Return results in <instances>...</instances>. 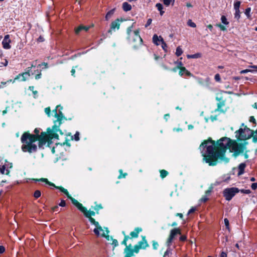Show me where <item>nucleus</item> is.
<instances>
[{"label":"nucleus","mask_w":257,"mask_h":257,"mask_svg":"<svg viewBox=\"0 0 257 257\" xmlns=\"http://www.w3.org/2000/svg\"><path fill=\"white\" fill-rule=\"evenodd\" d=\"M6 168L4 165H0V173L2 174H6Z\"/></svg>","instance_id":"nucleus-29"},{"label":"nucleus","mask_w":257,"mask_h":257,"mask_svg":"<svg viewBox=\"0 0 257 257\" xmlns=\"http://www.w3.org/2000/svg\"><path fill=\"white\" fill-rule=\"evenodd\" d=\"M234 18L238 20L240 18V12L239 10H235Z\"/></svg>","instance_id":"nucleus-30"},{"label":"nucleus","mask_w":257,"mask_h":257,"mask_svg":"<svg viewBox=\"0 0 257 257\" xmlns=\"http://www.w3.org/2000/svg\"><path fill=\"white\" fill-rule=\"evenodd\" d=\"M39 66H44L45 68H48V64L45 62L42 63L41 64L39 65Z\"/></svg>","instance_id":"nucleus-60"},{"label":"nucleus","mask_w":257,"mask_h":257,"mask_svg":"<svg viewBox=\"0 0 257 257\" xmlns=\"http://www.w3.org/2000/svg\"><path fill=\"white\" fill-rule=\"evenodd\" d=\"M4 165V166H6V168L7 169L6 175L9 176L10 173V169L13 168V164L7 161H6Z\"/></svg>","instance_id":"nucleus-17"},{"label":"nucleus","mask_w":257,"mask_h":257,"mask_svg":"<svg viewBox=\"0 0 257 257\" xmlns=\"http://www.w3.org/2000/svg\"><path fill=\"white\" fill-rule=\"evenodd\" d=\"M221 22L224 25H228L229 24L227 20V19L226 18L225 16H221Z\"/></svg>","instance_id":"nucleus-33"},{"label":"nucleus","mask_w":257,"mask_h":257,"mask_svg":"<svg viewBox=\"0 0 257 257\" xmlns=\"http://www.w3.org/2000/svg\"><path fill=\"white\" fill-rule=\"evenodd\" d=\"M112 242L111 244L114 246V247H116L118 245V243L116 239H112Z\"/></svg>","instance_id":"nucleus-48"},{"label":"nucleus","mask_w":257,"mask_h":257,"mask_svg":"<svg viewBox=\"0 0 257 257\" xmlns=\"http://www.w3.org/2000/svg\"><path fill=\"white\" fill-rule=\"evenodd\" d=\"M250 11H251V9L250 8H247V9H245V12H244V14H245V15L247 17V18H249L250 17Z\"/></svg>","instance_id":"nucleus-36"},{"label":"nucleus","mask_w":257,"mask_h":257,"mask_svg":"<svg viewBox=\"0 0 257 257\" xmlns=\"http://www.w3.org/2000/svg\"><path fill=\"white\" fill-rule=\"evenodd\" d=\"M236 137L240 140H245L250 138L253 132L249 128L245 127L244 128H240L235 132Z\"/></svg>","instance_id":"nucleus-5"},{"label":"nucleus","mask_w":257,"mask_h":257,"mask_svg":"<svg viewBox=\"0 0 257 257\" xmlns=\"http://www.w3.org/2000/svg\"><path fill=\"white\" fill-rule=\"evenodd\" d=\"M122 9L124 11L127 12L132 9V6L131 5L128 4L127 2H124L122 4Z\"/></svg>","instance_id":"nucleus-22"},{"label":"nucleus","mask_w":257,"mask_h":257,"mask_svg":"<svg viewBox=\"0 0 257 257\" xmlns=\"http://www.w3.org/2000/svg\"><path fill=\"white\" fill-rule=\"evenodd\" d=\"M176 64H177V68L179 69L182 67V63L181 62H176Z\"/></svg>","instance_id":"nucleus-62"},{"label":"nucleus","mask_w":257,"mask_h":257,"mask_svg":"<svg viewBox=\"0 0 257 257\" xmlns=\"http://www.w3.org/2000/svg\"><path fill=\"white\" fill-rule=\"evenodd\" d=\"M239 192V190L237 188H228L223 190V194L226 200L230 201L235 196V195Z\"/></svg>","instance_id":"nucleus-8"},{"label":"nucleus","mask_w":257,"mask_h":257,"mask_svg":"<svg viewBox=\"0 0 257 257\" xmlns=\"http://www.w3.org/2000/svg\"><path fill=\"white\" fill-rule=\"evenodd\" d=\"M108 232H109V231L108 230L107 228H106L105 231L104 230L102 232L101 235L102 236H104L108 241L112 240V238L111 236H110L108 235H106V234H105L106 233L108 234Z\"/></svg>","instance_id":"nucleus-24"},{"label":"nucleus","mask_w":257,"mask_h":257,"mask_svg":"<svg viewBox=\"0 0 257 257\" xmlns=\"http://www.w3.org/2000/svg\"><path fill=\"white\" fill-rule=\"evenodd\" d=\"M180 69V71H179V75L180 76H183V74L185 73V71H186V68L184 67H181Z\"/></svg>","instance_id":"nucleus-40"},{"label":"nucleus","mask_w":257,"mask_h":257,"mask_svg":"<svg viewBox=\"0 0 257 257\" xmlns=\"http://www.w3.org/2000/svg\"><path fill=\"white\" fill-rule=\"evenodd\" d=\"M160 174H161V177L162 178H164L167 176V175L168 174V173L167 171H166L165 170H162L160 171Z\"/></svg>","instance_id":"nucleus-31"},{"label":"nucleus","mask_w":257,"mask_h":257,"mask_svg":"<svg viewBox=\"0 0 257 257\" xmlns=\"http://www.w3.org/2000/svg\"><path fill=\"white\" fill-rule=\"evenodd\" d=\"M102 207L101 206V205L99 204V205H96L94 207V209L95 210H96V211H98L99 210H100V209H102Z\"/></svg>","instance_id":"nucleus-49"},{"label":"nucleus","mask_w":257,"mask_h":257,"mask_svg":"<svg viewBox=\"0 0 257 257\" xmlns=\"http://www.w3.org/2000/svg\"><path fill=\"white\" fill-rule=\"evenodd\" d=\"M72 203L75 205L79 210L82 211L86 217L89 218V217H91L92 216L95 215V213L93 211L87 210V209L82 206V204L78 202L77 200L73 199L72 200Z\"/></svg>","instance_id":"nucleus-9"},{"label":"nucleus","mask_w":257,"mask_h":257,"mask_svg":"<svg viewBox=\"0 0 257 257\" xmlns=\"http://www.w3.org/2000/svg\"><path fill=\"white\" fill-rule=\"evenodd\" d=\"M152 19H149L148 20V21H147V23H146V25H145V27H148L149 25H151V23H152Z\"/></svg>","instance_id":"nucleus-56"},{"label":"nucleus","mask_w":257,"mask_h":257,"mask_svg":"<svg viewBox=\"0 0 257 257\" xmlns=\"http://www.w3.org/2000/svg\"><path fill=\"white\" fill-rule=\"evenodd\" d=\"M214 79L217 82H220L221 80L220 76L219 74H216L215 75Z\"/></svg>","instance_id":"nucleus-46"},{"label":"nucleus","mask_w":257,"mask_h":257,"mask_svg":"<svg viewBox=\"0 0 257 257\" xmlns=\"http://www.w3.org/2000/svg\"><path fill=\"white\" fill-rule=\"evenodd\" d=\"M246 167V164L244 163H241L238 166V175H241L243 174L244 171V169Z\"/></svg>","instance_id":"nucleus-21"},{"label":"nucleus","mask_w":257,"mask_h":257,"mask_svg":"<svg viewBox=\"0 0 257 257\" xmlns=\"http://www.w3.org/2000/svg\"><path fill=\"white\" fill-rule=\"evenodd\" d=\"M119 21L118 19L113 21L111 24V29L114 30L115 29H118L119 28Z\"/></svg>","instance_id":"nucleus-20"},{"label":"nucleus","mask_w":257,"mask_h":257,"mask_svg":"<svg viewBox=\"0 0 257 257\" xmlns=\"http://www.w3.org/2000/svg\"><path fill=\"white\" fill-rule=\"evenodd\" d=\"M83 28H84V26H82V25L79 26L78 27H77L75 29V33L77 34H78L80 31L83 30Z\"/></svg>","instance_id":"nucleus-35"},{"label":"nucleus","mask_w":257,"mask_h":257,"mask_svg":"<svg viewBox=\"0 0 257 257\" xmlns=\"http://www.w3.org/2000/svg\"><path fill=\"white\" fill-rule=\"evenodd\" d=\"M79 133L78 132H76V134L74 136V140L76 141L79 140Z\"/></svg>","instance_id":"nucleus-47"},{"label":"nucleus","mask_w":257,"mask_h":257,"mask_svg":"<svg viewBox=\"0 0 257 257\" xmlns=\"http://www.w3.org/2000/svg\"><path fill=\"white\" fill-rule=\"evenodd\" d=\"M93 224L96 226V228L93 230L96 235H99V231L102 232L104 231L102 227L99 225V223L97 221H95Z\"/></svg>","instance_id":"nucleus-16"},{"label":"nucleus","mask_w":257,"mask_h":257,"mask_svg":"<svg viewBox=\"0 0 257 257\" xmlns=\"http://www.w3.org/2000/svg\"><path fill=\"white\" fill-rule=\"evenodd\" d=\"M171 2V0H163V3L164 5H166V6H169Z\"/></svg>","instance_id":"nucleus-50"},{"label":"nucleus","mask_w":257,"mask_h":257,"mask_svg":"<svg viewBox=\"0 0 257 257\" xmlns=\"http://www.w3.org/2000/svg\"><path fill=\"white\" fill-rule=\"evenodd\" d=\"M164 39L162 37V36H158L157 34L154 35L153 37V42L154 44H155L156 45L158 46L162 42H163Z\"/></svg>","instance_id":"nucleus-14"},{"label":"nucleus","mask_w":257,"mask_h":257,"mask_svg":"<svg viewBox=\"0 0 257 257\" xmlns=\"http://www.w3.org/2000/svg\"><path fill=\"white\" fill-rule=\"evenodd\" d=\"M183 53V51L180 46L178 47L176 50V55L177 56H179Z\"/></svg>","instance_id":"nucleus-28"},{"label":"nucleus","mask_w":257,"mask_h":257,"mask_svg":"<svg viewBox=\"0 0 257 257\" xmlns=\"http://www.w3.org/2000/svg\"><path fill=\"white\" fill-rule=\"evenodd\" d=\"M224 222L226 228L229 230V220L227 218L224 219Z\"/></svg>","instance_id":"nucleus-41"},{"label":"nucleus","mask_w":257,"mask_h":257,"mask_svg":"<svg viewBox=\"0 0 257 257\" xmlns=\"http://www.w3.org/2000/svg\"><path fill=\"white\" fill-rule=\"evenodd\" d=\"M231 140L228 138H222L217 142L218 146L215 150L214 142L211 140L205 141L201 144L200 149L203 156V161L210 166H215L217 160L227 163L229 160L224 156L227 148L231 143Z\"/></svg>","instance_id":"nucleus-1"},{"label":"nucleus","mask_w":257,"mask_h":257,"mask_svg":"<svg viewBox=\"0 0 257 257\" xmlns=\"http://www.w3.org/2000/svg\"><path fill=\"white\" fill-rule=\"evenodd\" d=\"M241 192L244 193V194H249L250 193V191L249 190H241Z\"/></svg>","instance_id":"nucleus-53"},{"label":"nucleus","mask_w":257,"mask_h":257,"mask_svg":"<svg viewBox=\"0 0 257 257\" xmlns=\"http://www.w3.org/2000/svg\"><path fill=\"white\" fill-rule=\"evenodd\" d=\"M41 192L39 190H36L35 191V192H34V196L36 198H38L39 197H40L41 196Z\"/></svg>","instance_id":"nucleus-37"},{"label":"nucleus","mask_w":257,"mask_h":257,"mask_svg":"<svg viewBox=\"0 0 257 257\" xmlns=\"http://www.w3.org/2000/svg\"><path fill=\"white\" fill-rule=\"evenodd\" d=\"M29 89L33 92V93L34 95H36L37 94L38 92L36 90H34V87L33 86H29Z\"/></svg>","instance_id":"nucleus-44"},{"label":"nucleus","mask_w":257,"mask_h":257,"mask_svg":"<svg viewBox=\"0 0 257 257\" xmlns=\"http://www.w3.org/2000/svg\"><path fill=\"white\" fill-rule=\"evenodd\" d=\"M142 240L139 241L138 245L141 249H146L149 246L145 236H142Z\"/></svg>","instance_id":"nucleus-13"},{"label":"nucleus","mask_w":257,"mask_h":257,"mask_svg":"<svg viewBox=\"0 0 257 257\" xmlns=\"http://www.w3.org/2000/svg\"><path fill=\"white\" fill-rule=\"evenodd\" d=\"M249 72H252V71H250V69H246L241 70L240 73L241 74H245V73H247Z\"/></svg>","instance_id":"nucleus-51"},{"label":"nucleus","mask_w":257,"mask_h":257,"mask_svg":"<svg viewBox=\"0 0 257 257\" xmlns=\"http://www.w3.org/2000/svg\"><path fill=\"white\" fill-rule=\"evenodd\" d=\"M220 257H227V254L224 251H222L220 254Z\"/></svg>","instance_id":"nucleus-64"},{"label":"nucleus","mask_w":257,"mask_h":257,"mask_svg":"<svg viewBox=\"0 0 257 257\" xmlns=\"http://www.w3.org/2000/svg\"><path fill=\"white\" fill-rule=\"evenodd\" d=\"M11 40L10 39V35H7L4 37L3 40L2 41L3 47L5 49H9L11 48V45L10 43Z\"/></svg>","instance_id":"nucleus-12"},{"label":"nucleus","mask_w":257,"mask_h":257,"mask_svg":"<svg viewBox=\"0 0 257 257\" xmlns=\"http://www.w3.org/2000/svg\"><path fill=\"white\" fill-rule=\"evenodd\" d=\"M124 253L125 254H130L131 257L134 256V250L132 249V245L131 244L126 246L124 249Z\"/></svg>","instance_id":"nucleus-18"},{"label":"nucleus","mask_w":257,"mask_h":257,"mask_svg":"<svg viewBox=\"0 0 257 257\" xmlns=\"http://www.w3.org/2000/svg\"><path fill=\"white\" fill-rule=\"evenodd\" d=\"M152 245L154 249H157L159 246V244L157 241L153 240L152 241Z\"/></svg>","instance_id":"nucleus-39"},{"label":"nucleus","mask_w":257,"mask_h":257,"mask_svg":"<svg viewBox=\"0 0 257 257\" xmlns=\"http://www.w3.org/2000/svg\"><path fill=\"white\" fill-rule=\"evenodd\" d=\"M62 108V107L59 105L52 111V113H54V116L56 119L54 121V124L52 126V129L48 130L49 134L48 136H47V141H48L49 139H58V135L56 134V132H61L59 127L62 124V120L63 119L65 118L61 111Z\"/></svg>","instance_id":"nucleus-3"},{"label":"nucleus","mask_w":257,"mask_h":257,"mask_svg":"<svg viewBox=\"0 0 257 257\" xmlns=\"http://www.w3.org/2000/svg\"><path fill=\"white\" fill-rule=\"evenodd\" d=\"M156 7L158 9V10L160 12V14L161 16L163 15L165 12L163 10V5L160 3H157L156 5Z\"/></svg>","instance_id":"nucleus-23"},{"label":"nucleus","mask_w":257,"mask_h":257,"mask_svg":"<svg viewBox=\"0 0 257 257\" xmlns=\"http://www.w3.org/2000/svg\"><path fill=\"white\" fill-rule=\"evenodd\" d=\"M201 56L200 54L199 53H196V54H193V55H188L187 56V58H199Z\"/></svg>","instance_id":"nucleus-32"},{"label":"nucleus","mask_w":257,"mask_h":257,"mask_svg":"<svg viewBox=\"0 0 257 257\" xmlns=\"http://www.w3.org/2000/svg\"><path fill=\"white\" fill-rule=\"evenodd\" d=\"M5 248L4 246L3 245H0V253H3L5 252Z\"/></svg>","instance_id":"nucleus-57"},{"label":"nucleus","mask_w":257,"mask_h":257,"mask_svg":"<svg viewBox=\"0 0 257 257\" xmlns=\"http://www.w3.org/2000/svg\"><path fill=\"white\" fill-rule=\"evenodd\" d=\"M168 246V248L166 250V251L165 252V253L164 254V257H169L172 254L171 249L170 247L171 246Z\"/></svg>","instance_id":"nucleus-26"},{"label":"nucleus","mask_w":257,"mask_h":257,"mask_svg":"<svg viewBox=\"0 0 257 257\" xmlns=\"http://www.w3.org/2000/svg\"><path fill=\"white\" fill-rule=\"evenodd\" d=\"M218 27H219L220 28V29L222 31H224L226 30V28H225V27L223 25H222L221 24H219L217 25Z\"/></svg>","instance_id":"nucleus-61"},{"label":"nucleus","mask_w":257,"mask_h":257,"mask_svg":"<svg viewBox=\"0 0 257 257\" xmlns=\"http://www.w3.org/2000/svg\"><path fill=\"white\" fill-rule=\"evenodd\" d=\"M249 121H250V122L255 123V119L254 117L252 116L250 117Z\"/></svg>","instance_id":"nucleus-59"},{"label":"nucleus","mask_w":257,"mask_h":257,"mask_svg":"<svg viewBox=\"0 0 257 257\" xmlns=\"http://www.w3.org/2000/svg\"><path fill=\"white\" fill-rule=\"evenodd\" d=\"M142 231V229L140 227L136 228L133 231L130 233V235L132 238H137L138 237L139 234Z\"/></svg>","instance_id":"nucleus-15"},{"label":"nucleus","mask_w":257,"mask_h":257,"mask_svg":"<svg viewBox=\"0 0 257 257\" xmlns=\"http://www.w3.org/2000/svg\"><path fill=\"white\" fill-rule=\"evenodd\" d=\"M177 234H181V230L179 228H175L170 231V235L166 242L167 246H171L175 236Z\"/></svg>","instance_id":"nucleus-11"},{"label":"nucleus","mask_w":257,"mask_h":257,"mask_svg":"<svg viewBox=\"0 0 257 257\" xmlns=\"http://www.w3.org/2000/svg\"><path fill=\"white\" fill-rule=\"evenodd\" d=\"M187 25L192 28H195L196 27V24L194 22H193L191 20H189L188 21Z\"/></svg>","instance_id":"nucleus-34"},{"label":"nucleus","mask_w":257,"mask_h":257,"mask_svg":"<svg viewBox=\"0 0 257 257\" xmlns=\"http://www.w3.org/2000/svg\"><path fill=\"white\" fill-rule=\"evenodd\" d=\"M59 205L61 207H64L66 205L65 201L64 200H62L60 203L59 204Z\"/></svg>","instance_id":"nucleus-52"},{"label":"nucleus","mask_w":257,"mask_h":257,"mask_svg":"<svg viewBox=\"0 0 257 257\" xmlns=\"http://www.w3.org/2000/svg\"><path fill=\"white\" fill-rule=\"evenodd\" d=\"M186 239H187V237L184 235H181L180 237V240L182 241H185L186 240Z\"/></svg>","instance_id":"nucleus-55"},{"label":"nucleus","mask_w":257,"mask_h":257,"mask_svg":"<svg viewBox=\"0 0 257 257\" xmlns=\"http://www.w3.org/2000/svg\"><path fill=\"white\" fill-rule=\"evenodd\" d=\"M39 130L37 128L35 130L36 135H30L28 133H25L21 137V141L23 145L22 146V150L23 152H28L30 153L35 152L37 151V145L34 143L38 139L43 143L45 144L47 142V135L42 132L40 135H38Z\"/></svg>","instance_id":"nucleus-2"},{"label":"nucleus","mask_w":257,"mask_h":257,"mask_svg":"<svg viewBox=\"0 0 257 257\" xmlns=\"http://www.w3.org/2000/svg\"><path fill=\"white\" fill-rule=\"evenodd\" d=\"M36 67V65H34L33 63L31 65V67H29L28 70L25 72H24L22 74H19L14 80L13 82H14L16 80H20L21 81H25L27 79H28V77L31 75V74L33 75L34 72L32 71L33 68H35Z\"/></svg>","instance_id":"nucleus-7"},{"label":"nucleus","mask_w":257,"mask_h":257,"mask_svg":"<svg viewBox=\"0 0 257 257\" xmlns=\"http://www.w3.org/2000/svg\"><path fill=\"white\" fill-rule=\"evenodd\" d=\"M211 190L209 189L205 192V194L201 199L200 201L202 202H205L208 200V197L210 195Z\"/></svg>","instance_id":"nucleus-19"},{"label":"nucleus","mask_w":257,"mask_h":257,"mask_svg":"<svg viewBox=\"0 0 257 257\" xmlns=\"http://www.w3.org/2000/svg\"><path fill=\"white\" fill-rule=\"evenodd\" d=\"M240 6V2L237 0H236L234 2V10H239V7Z\"/></svg>","instance_id":"nucleus-25"},{"label":"nucleus","mask_w":257,"mask_h":257,"mask_svg":"<svg viewBox=\"0 0 257 257\" xmlns=\"http://www.w3.org/2000/svg\"><path fill=\"white\" fill-rule=\"evenodd\" d=\"M37 41H38V42H42L44 41V39L42 36H40L38 38Z\"/></svg>","instance_id":"nucleus-58"},{"label":"nucleus","mask_w":257,"mask_h":257,"mask_svg":"<svg viewBox=\"0 0 257 257\" xmlns=\"http://www.w3.org/2000/svg\"><path fill=\"white\" fill-rule=\"evenodd\" d=\"M228 148L231 152L233 153V155L235 157L243 152V146L241 144H238L235 141H231Z\"/></svg>","instance_id":"nucleus-6"},{"label":"nucleus","mask_w":257,"mask_h":257,"mask_svg":"<svg viewBox=\"0 0 257 257\" xmlns=\"http://www.w3.org/2000/svg\"><path fill=\"white\" fill-rule=\"evenodd\" d=\"M132 29L133 25L127 29V38L130 43H136L134 46L136 47L142 44L143 40L139 35V31L138 30L133 31Z\"/></svg>","instance_id":"nucleus-4"},{"label":"nucleus","mask_w":257,"mask_h":257,"mask_svg":"<svg viewBox=\"0 0 257 257\" xmlns=\"http://www.w3.org/2000/svg\"><path fill=\"white\" fill-rule=\"evenodd\" d=\"M161 47L165 52H167V45L164 41L161 43Z\"/></svg>","instance_id":"nucleus-42"},{"label":"nucleus","mask_w":257,"mask_h":257,"mask_svg":"<svg viewBox=\"0 0 257 257\" xmlns=\"http://www.w3.org/2000/svg\"><path fill=\"white\" fill-rule=\"evenodd\" d=\"M251 187L252 190H255L257 188V183H252Z\"/></svg>","instance_id":"nucleus-54"},{"label":"nucleus","mask_w":257,"mask_h":257,"mask_svg":"<svg viewBox=\"0 0 257 257\" xmlns=\"http://www.w3.org/2000/svg\"><path fill=\"white\" fill-rule=\"evenodd\" d=\"M89 220L93 224L95 222V219L93 218H92V217H89Z\"/></svg>","instance_id":"nucleus-63"},{"label":"nucleus","mask_w":257,"mask_h":257,"mask_svg":"<svg viewBox=\"0 0 257 257\" xmlns=\"http://www.w3.org/2000/svg\"><path fill=\"white\" fill-rule=\"evenodd\" d=\"M114 9H112V10L109 11V12H108V13L106 14V15L105 16V19L106 20H108V19H109L111 17V16L113 15V14H114Z\"/></svg>","instance_id":"nucleus-27"},{"label":"nucleus","mask_w":257,"mask_h":257,"mask_svg":"<svg viewBox=\"0 0 257 257\" xmlns=\"http://www.w3.org/2000/svg\"><path fill=\"white\" fill-rule=\"evenodd\" d=\"M119 173H120V175L118 177V178L120 179V178H125V176L126 175V173L122 174V172L121 170H119Z\"/></svg>","instance_id":"nucleus-45"},{"label":"nucleus","mask_w":257,"mask_h":257,"mask_svg":"<svg viewBox=\"0 0 257 257\" xmlns=\"http://www.w3.org/2000/svg\"><path fill=\"white\" fill-rule=\"evenodd\" d=\"M45 112L47 114L48 116L51 115V109L49 107L45 108Z\"/></svg>","instance_id":"nucleus-43"},{"label":"nucleus","mask_w":257,"mask_h":257,"mask_svg":"<svg viewBox=\"0 0 257 257\" xmlns=\"http://www.w3.org/2000/svg\"><path fill=\"white\" fill-rule=\"evenodd\" d=\"M140 249H141V248H140L138 244H136L134 246V248L133 249V250H134V252L137 253L139 252V250Z\"/></svg>","instance_id":"nucleus-38"},{"label":"nucleus","mask_w":257,"mask_h":257,"mask_svg":"<svg viewBox=\"0 0 257 257\" xmlns=\"http://www.w3.org/2000/svg\"><path fill=\"white\" fill-rule=\"evenodd\" d=\"M36 181L46 182L47 184H49V185L52 186L54 187L55 188L59 189L61 191H62V192L65 193L67 195V197L68 198H69L71 200L72 202V200L73 199H75L74 198H72L69 195V193H68V192L67 189H65V188L62 187L56 186L55 185V184H54L53 183L49 182L48 180H47V179H46V178H41L40 179H37Z\"/></svg>","instance_id":"nucleus-10"}]
</instances>
